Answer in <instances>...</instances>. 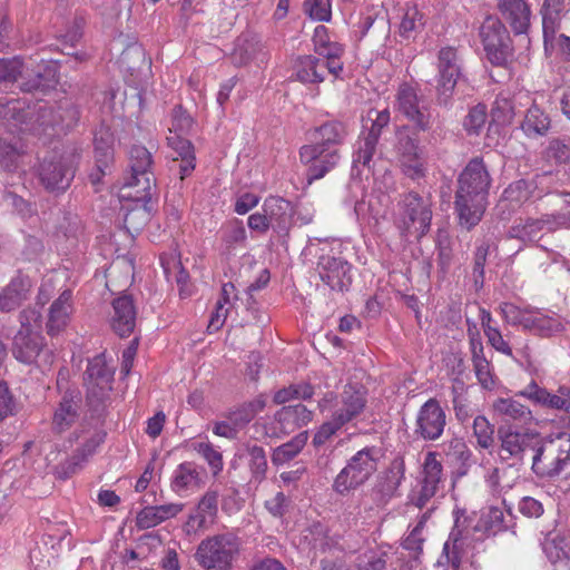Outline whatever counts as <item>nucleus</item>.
Listing matches in <instances>:
<instances>
[{"label":"nucleus","mask_w":570,"mask_h":570,"mask_svg":"<svg viewBox=\"0 0 570 570\" xmlns=\"http://www.w3.org/2000/svg\"><path fill=\"white\" fill-rule=\"evenodd\" d=\"M326 60L312 55L298 57L294 65L296 80L305 85H317L325 80Z\"/></svg>","instance_id":"a878e982"},{"label":"nucleus","mask_w":570,"mask_h":570,"mask_svg":"<svg viewBox=\"0 0 570 570\" xmlns=\"http://www.w3.org/2000/svg\"><path fill=\"white\" fill-rule=\"evenodd\" d=\"M465 538H458L454 531L451 532L449 540L444 543L443 553L453 568H459L463 557V546Z\"/></svg>","instance_id":"13d9d810"},{"label":"nucleus","mask_w":570,"mask_h":570,"mask_svg":"<svg viewBox=\"0 0 570 570\" xmlns=\"http://www.w3.org/2000/svg\"><path fill=\"white\" fill-rule=\"evenodd\" d=\"M550 128L549 116L537 105L531 106L521 124V129L529 138L544 136Z\"/></svg>","instance_id":"f704fd0d"},{"label":"nucleus","mask_w":570,"mask_h":570,"mask_svg":"<svg viewBox=\"0 0 570 570\" xmlns=\"http://www.w3.org/2000/svg\"><path fill=\"white\" fill-rule=\"evenodd\" d=\"M500 312L508 324L521 326L525 331L531 308H521L512 303H502Z\"/></svg>","instance_id":"6e6d98bb"},{"label":"nucleus","mask_w":570,"mask_h":570,"mask_svg":"<svg viewBox=\"0 0 570 570\" xmlns=\"http://www.w3.org/2000/svg\"><path fill=\"white\" fill-rule=\"evenodd\" d=\"M424 26V16L415 6L404 9L399 32L404 39H414Z\"/></svg>","instance_id":"49530a36"},{"label":"nucleus","mask_w":570,"mask_h":570,"mask_svg":"<svg viewBox=\"0 0 570 570\" xmlns=\"http://www.w3.org/2000/svg\"><path fill=\"white\" fill-rule=\"evenodd\" d=\"M365 405L366 393L362 386L347 384L340 395L326 394L318 402V407L322 413H327L331 419L314 435V444H323L344 424L357 417Z\"/></svg>","instance_id":"39448f33"},{"label":"nucleus","mask_w":570,"mask_h":570,"mask_svg":"<svg viewBox=\"0 0 570 570\" xmlns=\"http://www.w3.org/2000/svg\"><path fill=\"white\" fill-rule=\"evenodd\" d=\"M153 158L150 151L140 145L129 150L130 175L119 189L118 199L124 214V224L131 235L138 233L147 224L150 213L147 203L151 198Z\"/></svg>","instance_id":"f257e3e1"},{"label":"nucleus","mask_w":570,"mask_h":570,"mask_svg":"<svg viewBox=\"0 0 570 570\" xmlns=\"http://www.w3.org/2000/svg\"><path fill=\"white\" fill-rule=\"evenodd\" d=\"M564 12V0H543L540 8L543 35L552 37L559 30Z\"/></svg>","instance_id":"c9c22d12"},{"label":"nucleus","mask_w":570,"mask_h":570,"mask_svg":"<svg viewBox=\"0 0 570 570\" xmlns=\"http://www.w3.org/2000/svg\"><path fill=\"white\" fill-rule=\"evenodd\" d=\"M438 91L446 100L461 76V59L453 47H443L438 53Z\"/></svg>","instance_id":"6ab92c4d"},{"label":"nucleus","mask_w":570,"mask_h":570,"mask_svg":"<svg viewBox=\"0 0 570 570\" xmlns=\"http://www.w3.org/2000/svg\"><path fill=\"white\" fill-rule=\"evenodd\" d=\"M184 509L183 503H167L144 508L137 515V524L140 529H150L159 523L176 517Z\"/></svg>","instance_id":"c85d7f7f"},{"label":"nucleus","mask_w":570,"mask_h":570,"mask_svg":"<svg viewBox=\"0 0 570 570\" xmlns=\"http://www.w3.org/2000/svg\"><path fill=\"white\" fill-rule=\"evenodd\" d=\"M237 455L247 461L255 480H262L265 476L267 460L263 448L256 444H245L238 449Z\"/></svg>","instance_id":"4c0bfd02"},{"label":"nucleus","mask_w":570,"mask_h":570,"mask_svg":"<svg viewBox=\"0 0 570 570\" xmlns=\"http://www.w3.org/2000/svg\"><path fill=\"white\" fill-rule=\"evenodd\" d=\"M30 288L28 279L22 277L13 278L1 292H0V311L11 312L16 309L23 299Z\"/></svg>","instance_id":"473e14b6"},{"label":"nucleus","mask_w":570,"mask_h":570,"mask_svg":"<svg viewBox=\"0 0 570 570\" xmlns=\"http://www.w3.org/2000/svg\"><path fill=\"white\" fill-rule=\"evenodd\" d=\"M480 38L487 58L493 65H502L510 55V37L507 28L497 17L489 16L480 27Z\"/></svg>","instance_id":"ddd939ff"},{"label":"nucleus","mask_w":570,"mask_h":570,"mask_svg":"<svg viewBox=\"0 0 570 570\" xmlns=\"http://www.w3.org/2000/svg\"><path fill=\"white\" fill-rule=\"evenodd\" d=\"M402 171L411 179H419L425 175L426 161L424 154L407 157L400 161Z\"/></svg>","instance_id":"680f3d73"},{"label":"nucleus","mask_w":570,"mask_h":570,"mask_svg":"<svg viewBox=\"0 0 570 570\" xmlns=\"http://www.w3.org/2000/svg\"><path fill=\"white\" fill-rule=\"evenodd\" d=\"M472 362L479 383L483 389L492 390L495 386V380L491 364L483 355V345L478 342L473 343Z\"/></svg>","instance_id":"37998d69"},{"label":"nucleus","mask_w":570,"mask_h":570,"mask_svg":"<svg viewBox=\"0 0 570 570\" xmlns=\"http://www.w3.org/2000/svg\"><path fill=\"white\" fill-rule=\"evenodd\" d=\"M112 147H114V135L108 127L101 126L95 132V151L98 163V168L100 169V164L111 159L112 157Z\"/></svg>","instance_id":"8fccbe9b"},{"label":"nucleus","mask_w":570,"mask_h":570,"mask_svg":"<svg viewBox=\"0 0 570 570\" xmlns=\"http://www.w3.org/2000/svg\"><path fill=\"white\" fill-rule=\"evenodd\" d=\"M193 449L205 459L214 475L223 470V456L212 443L204 441L195 442L193 443Z\"/></svg>","instance_id":"5fc2aeb1"},{"label":"nucleus","mask_w":570,"mask_h":570,"mask_svg":"<svg viewBox=\"0 0 570 570\" xmlns=\"http://www.w3.org/2000/svg\"><path fill=\"white\" fill-rule=\"evenodd\" d=\"M81 396L77 390H68L56 405L52 414V430L62 433L80 417Z\"/></svg>","instance_id":"5701e85b"},{"label":"nucleus","mask_w":570,"mask_h":570,"mask_svg":"<svg viewBox=\"0 0 570 570\" xmlns=\"http://www.w3.org/2000/svg\"><path fill=\"white\" fill-rule=\"evenodd\" d=\"M394 109L420 130H428L431 115L428 105L417 89L409 83H402L395 95Z\"/></svg>","instance_id":"4468645a"},{"label":"nucleus","mask_w":570,"mask_h":570,"mask_svg":"<svg viewBox=\"0 0 570 570\" xmlns=\"http://www.w3.org/2000/svg\"><path fill=\"white\" fill-rule=\"evenodd\" d=\"M446 415L435 399H429L417 411L414 433L423 440H438L445 428Z\"/></svg>","instance_id":"f3484780"},{"label":"nucleus","mask_w":570,"mask_h":570,"mask_svg":"<svg viewBox=\"0 0 570 570\" xmlns=\"http://www.w3.org/2000/svg\"><path fill=\"white\" fill-rule=\"evenodd\" d=\"M374 134L362 135L355 146L352 165V176H361L366 169L372 171L371 161L376 150L377 145Z\"/></svg>","instance_id":"7c9ffc66"},{"label":"nucleus","mask_w":570,"mask_h":570,"mask_svg":"<svg viewBox=\"0 0 570 570\" xmlns=\"http://www.w3.org/2000/svg\"><path fill=\"white\" fill-rule=\"evenodd\" d=\"M397 156L399 161L404 160L407 157L417 156L424 154L420 148L419 142L415 138H412L407 135L400 134L397 140Z\"/></svg>","instance_id":"338daca9"},{"label":"nucleus","mask_w":570,"mask_h":570,"mask_svg":"<svg viewBox=\"0 0 570 570\" xmlns=\"http://www.w3.org/2000/svg\"><path fill=\"white\" fill-rule=\"evenodd\" d=\"M552 225L543 219H528L524 223L513 226L510 230L512 237L523 242H537L546 232H551Z\"/></svg>","instance_id":"79ce46f5"},{"label":"nucleus","mask_w":570,"mask_h":570,"mask_svg":"<svg viewBox=\"0 0 570 570\" xmlns=\"http://www.w3.org/2000/svg\"><path fill=\"white\" fill-rule=\"evenodd\" d=\"M546 50H558L566 59L570 60V38L563 33L553 32L552 37L543 35Z\"/></svg>","instance_id":"69168bd1"},{"label":"nucleus","mask_w":570,"mask_h":570,"mask_svg":"<svg viewBox=\"0 0 570 570\" xmlns=\"http://www.w3.org/2000/svg\"><path fill=\"white\" fill-rule=\"evenodd\" d=\"M383 458L381 448L365 446L352 455L335 476L332 488L340 495H346L366 483L377 471Z\"/></svg>","instance_id":"0eeeda50"},{"label":"nucleus","mask_w":570,"mask_h":570,"mask_svg":"<svg viewBox=\"0 0 570 570\" xmlns=\"http://www.w3.org/2000/svg\"><path fill=\"white\" fill-rule=\"evenodd\" d=\"M217 502L218 493L215 491H208L199 501L197 512L194 515H190L187 525L194 527L196 524L197 527H202L206 522L207 517H212L216 513Z\"/></svg>","instance_id":"de8ad7c7"},{"label":"nucleus","mask_w":570,"mask_h":570,"mask_svg":"<svg viewBox=\"0 0 570 570\" xmlns=\"http://www.w3.org/2000/svg\"><path fill=\"white\" fill-rule=\"evenodd\" d=\"M494 428L483 415H478L473 420V435L476 443L482 449H489L493 444Z\"/></svg>","instance_id":"4d7b16f0"},{"label":"nucleus","mask_w":570,"mask_h":570,"mask_svg":"<svg viewBox=\"0 0 570 570\" xmlns=\"http://www.w3.org/2000/svg\"><path fill=\"white\" fill-rule=\"evenodd\" d=\"M487 121V107L476 105L466 115L463 126L470 135H479Z\"/></svg>","instance_id":"bf43d9fd"},{"label":"nucleus","mask_w":570,"mask_h":570,"mask_svg":"<svg viewBox=\"0 0 570 570\" xmlns=\"http://www.w3.org/2000/svg\"><path fill=\"white\" fill-rule=\"evenodd\" d=\"M374 184L372 191L355 204L357 218L368 225H376L386 214L391 203L390 193L395 190V180L391 171L373 169Z\"/></svg>","instance_id":"1a4fd4ad"},{"label":"nucleus","mask_w":570,"mask_h":570,"mask_svg":"<svg viewBox=\"0 0 570 570\" xmlns=\"http://www.w3.org/2000/svg\"><path fill=\"white\" fill-rule=\"evenodd\" d=\"M563 330L559 317L531 308L525 331L542 336H549Z\"/></svg>","instance_id":"72a5a7b5"},{"label":"nucleus","mask_w":570,"mask_h":570,"mask_svg":"<svg viewBox=\"0 0 570 570\" xmlns=\"http://www.w3.org/2000/svg\"><path fill=\"white\" fill-rule=\"evenodd\" d=\"M432 205L426 197L409 193L399 203L395 216L396 227L403 236L422 237L425 235L432 220Z\"/></svg>","instance_id":"9d476101"},{"label":"nucleus","mask_w":570,"mask_h":570,"mask_svg":"<svg viewBox=\"0 0 570 570\" xmlns=\"http://www.w3.org/2000/svg\"><path fill=\"white\" fill-rule=\"evenodd\" d=\"M77 164V154L72 150L53 151L46 156L39 166V178L51 191L65 190L69 187Z\"/></svg>","instance_id":"9b49d317"},{"label":"nucleus","mask_w":570,"mask_h":570,"mask_svg":"<svg viewBox=\"0 0 570 570\" xmlns=\"http://www.w3.org/2000/svg\"><path fill=\"white\" fill-rule=\"evenodd\" d=\"M20 157V150L7 141L0 139V167L6 170H12L17 167Z\"/></svg>","instance_id":"774afa93"},{"label":"nucleus","mask_w":570,"mask_h":570,"mask_svg":"<svg viewBox=\"0 0 570 570\" xmlns=\"http://www.w3.org/2000/svg\"><path fill=\"white\" fill-rule=\"evenodd\" d=\"M313 45L315 52L326 60L328 73L338 78L343 71V62L341 61V56L344 52L343 46L333 41L328 35V29L322 24L314 29Z\"/></svg>","instance_id":"4be33fe9"},{"label":"nucleus","mask_w":570,"mask_h":570,"mask_svg":"<svg viewBox=\"0 0 570 570\" xmlns=\"http://www.w3.org/2000/svg\"><path fill=\"white\" fill-rule=\"evenodd\" d=\"M503 520L504 513L502 509L491 507L488 511L482 513L474 529L476 531H482L487 535L497 534L504 529Z\"/></svg>","instance_id":"09e8293b"},{"label":"nucleus","mask_w":570,"mask_h":570,"mask_svg":"<svg viewBox=\"0 0 570 570\" xmlns=\"http://www.w3.org/2000/svg\"><path fill=\"white\" fill-rule=\"evenodd\" d=\"M110 325L119 336H129L136 325V308L130 296L122 295L114 299Z\"/></svg>","instance_id":"393cba45"},{"label":"nucleus","mask_w":570,"mask_h":570,"mask_svg":"<svg viewBox=\"0 0 570 570\" xmlns=\"http://www.w3.org/2000/svg\"><path fill=\"white\" fill-rule=\"evenodd\" d=\"M0 118L8 124L17 127L31 119L30 107L26 108V101L22 99H11L0 105Z\"/></svg>","instance_id":"c03bdc74"},{"label":"nucleus","mask_w":570,"mask_h":570,"mask_svg":"<svg viewBox=\"0 0 570 570\" xmlns=\"http://www.w3.org/2000/svg\"><path fill=\"white\" fill-rule=\"evenodd\" d=\"M263 212L266 213L273 228H285L291 213L289 202L281 197H268L263 205Z\"/></svg>","instance_id":"58836bf2"},{"label":"nucleus","mask_w":570,"mask_h":570,"mask_svg":"<svg viewBox=\"0 0 570 570\" xmlns=\"http://www.w3.org/2000/svg\"><path fill=\"white\" fill-rule=\"evenodd\" d=\"M491 185L490 174L481 158L471 159L459 177L455 210L460 225L471 229L481 220Z\"/></svg>","instance_id":"7ed1b4c3"},{"label":"nucleus","mask_w":570,"mask_h":570,"mask_svg":"<svg viewBox=\"0 0 570 570\" xmlns=\"http://www.w3.org/2000/svg\"><path fill=\"white\" fill-rule=\"evenodd\" d=\"M261 51V45L249 35H242L235 41L230 59L235 66H245Z\"/></svg>","instance_id":"ea45409f"},{"label":"nucleus","mask_w":570,"mask_h":570,"mask_svg":"<svg viewBox=\"0 0 570 570\" xmlns=\"http://www.w3.org/2000/svg\"><path fill=\"white\" fill-rule=\"evenodd\" d=\"M23 71V63L19 58L0 59V82L14 81Z\"/></svg>","instance_id":"0e129e2a"},{"label":"nucleus","mask_w":570,"mask_h":570,"mask_svg":"<svg viewBox=\"0 0 570 570\" xmlns=\"http://www.w3.org/2000/svg\"><path fill=\"white\" fill-rule=\"evenodd\" d=\"M160 264L167 279H175L177 283L179 294L181 297H188L191 295L189 286V275L186 269L181 266V263L174 256L165 257L160 256Z\"/></svg>","instance_id":"e433bc0d"},{"label":"nucleus","mask_w":570,"mask_h":570,"mask_svg":"<svg viewBox=\"0 0 570 570\" xmlns=\"http://www.w3.org/2000/svg\"><path fill=\"white\" fill-rule=\"evenodd\" d=\"M514 116V108L510 98L503 94L497 96L491 110L492 121L497 125H509Z\"/></svg>","instance_id":"864d4df0"},{"label":"nucleus","mask_w":570,"mask_h":570,"mask_svg":"<svg viewBox=\"0 0 570 570\" xmlns=\"http://www.w3.org/2000/svg\"><path fill=\"white\" fill-rule=\"evenodd\" d=\"M543 553L551 563L570 560V532L553 531L541 543Z\"/></svg>","instance_id":"c756f323"},{"label":"nucleus","mask_w":570,"mask_h":570,"mask_svg":"<svg viewBox=\"0 0 570 570\" xmlns=\"http://www.w3.org/2000/svg\"><path fill=\"white\" fill-rule=\"evenodd\" d=\"M500 456L503 460L520 462L528 451L533 452L532 470L538 476L552 478L563 470L564 460L561 458L552 459L549 464L542 462L543 446L539 444L537 438L531 433L509 428L500 430Z\"/></svg>","instance_id":"423d86ee"},{"label":"nucleus","mask_w":570,"mask_h":570,"mask_svg":"<svg viewBox=\"0 0 570 570\" xmlns=\"http://www.w3.org/2000/svg\"><path fill=\"white\" fill-rule=\"evenodd\" d=\"M315 559H318L322 570H340L348 560L345 570H383L387 554L382 550H370L355 556L360 543L350 544L348 538L324 535L315 544Z\"/></svg>","instance_id":"20e7f679"},{"label":"nucleus","mask_w":570,"mask_h":570,"mask_svg":"<svg viewBox=\"0 0 570 570\" xmlns=\"http://www.w3.org/2000/svg\"><path fill=\"white\" fill-rule=\"evenodd\" d=\"M13 356L21 363L32 364L45 370L51 366L53 353L46 346L40 333L19 331L13 340Z\"/></svg>","instance_id":"f8f14e48"},{"label":"nucleus","mask_w":570,"mask_h":570,"mask_svg":"<svg viewBox=\"0 0 570 570\" xmlns=\"http://www.w3.org/2000/svg\"><path fill=\"white\" fill-rule=\"evenodd\" d=\"M317 272L322 282L332 291L344 292L352 283L351 265L342 257L322 255Z\"/></svg>","instance_id":"aec40b11"},{"label":"nucleus","mask_w":570,"mask_h":570,"mask_svg":"<svg viewBox=\"0 0 570 570\" xmlns=\"http://www.w3.org/2000/svg\"><path fill=\"white\" fill-rule=\"evenodd\" d=\"M312 412L303 404L284 406L276 414L274 423L267 430L269 436L281 438L312 421Z\"/></svg>","instance_id":"412c9836"},{"label":"nucleus","mask_w":570,"mask_h":570,"mask_svg":"<svg viewBox=\"0 0 570 570\" xmlns=\"http://www.w3.org/2000/svg\"><path fill=\"white\" fill-rule=\"evenodd\" d=\"M499 11L515 33H524L530 24L531 9L525 0H499Z\"/></svg>","instance_id":"cd10ccee"},{"label":"nucleus","mask_w":570,"mask_h":570,"mask_svg":"<svg viewBox=\"0 0 570 570\" xmlns=\"http://www.w3.org/2000/svg\"><path fill=\"white\" fill-rule=\"evenodd\" d=\"M313 394L314 390L309 383H298L278 390L274 394L273 400L276 404H284L292 400H307L312 397Z\"/></svg>","instance_id":"603ef678"},{"label":"nucleus","mask_w":570,"mask_h":570,"mask_svg":"<svg viewBox=\"0 0 570 570\" xmlns=\"http://www.w3.org/2000/svg\"><path fill=\"white\" fill-rule=\"evenodd\" d=\"M497 415L511 420L528 421L532 417L531 410L512 397H499L492 404Z\"/></svg>","instance_id":"a19ab883"},{"label":"nucleus","mask_w":570,"mask_h":570,"mask_svg":"<svg viewBox=\"0 0 570 570\" xmlns=\"http://www.w3.org/2000/svg\"><path fill=\"white\" fill-rule=\"evenodd\" d=\"M114 370L108 366L104 355L89 361L85 383L90 402H102L112 389Z\"/></svg>","instance_id":"dca6fc26"},{"label":"nucleus","mask_w":570,"mask_h":570,"mask_svg":"<svg viewBox=\"0 0 570 570\" xmlns=\"http://www.w3.org/2000/svg\"><path fill=\"white\" fill-rule=\"evenodd\" d=\"M75 313V303L71 289H65L51 303L48 309L46 330L48 335L56 336L69 325Z\"/></svg>","instance_id":"b1692460"},{"label":"nucleus","mask_w":570,"mask_h":570,"mask_svg":"<svg viewBox=\"0 0 570 570\" xmlns=\"http://www.w3.org/2000/svg\"><path fill=\"white\" fill-rule=\"evenodd\" d=\"M105 435L99 431H88L87 436L83 439L80 448L76 451V453L65 462H57V455L51 458L53 453L47 455V461L49 464H55V471L61 479H67L73 473H76L83 463L91 456L98 446L104 442Z\"/></svg>","instance_id":"a211bd4d"},{"label":"nucleus","mask_w":570,"mask_h":570,"mask_svg":"<svg viewBox=\"0 0 570 570\" xmlns=\"http://www.w3.org/2000/svg\"><path fill=\"white\" fill-rule=\"evenodd\" d=\"M428 520V513H424L415 527L409 532L403 540V548L407 550L413 559H417L422 552L425 541L424 529Z\"/></svg>","instance_id":"3c124183"},{"label":"nucleus","mask_w":570,"mask_h":570,"mask_svg":"<svg viewBox=\"0 0 570 570\" xmlns=\"http://www.w3.org/2000/svg\"><path fill=\"white\" fill-rule=\"evenodd\" d=\"M3 204L4 206L12 208L22 218L30 217L35 213L31 204L27 203L22 197L12 191H7L3 195Z\"/></svg>","instance_id":"e2e57ef3"},{"label":"nucleus","mask_w":570,"mask_h":570,"mask_svg":"<svg viewBox=\"0 0 570 570\" xmlns=\"http://www.w3.org/2000/svg\"><path fill=\"white\" fill-rule=\"evenodd\" d=\"M240 544V539L234 533L216 534L199 543L196 559L205 570H232Z\"/></svg>","instance_id":"6e6552de"},{"label":"nucleus","mask_w":570,"mask_h":570,"mask_svg":"<svg viewBox=\"0 0 570 570\" xmlns=\"http://www.w3.org/2000/svg\"><path fill=\"white\" fill-rule=\"evenodd\" d=\"M168 145L176 153V160H180V179H184L195 169L196 158L191 142L183 138L179 134H174L167 138Z\"/></svg>","instance_id":"2f4dec72"},{"label":"nucleus","mask_w":570,"mask_h":570,"mask_svg":"<svg viewBox=\"0 0 570 570\" xmlns=\"http://www.w3.org/2000/svg\"><path fill=\"white\" fill-rule=\"evenodd\" d=\"M347 136L346 126L331 120L311 131V142L299 149L301 163L308 166L307 180L323 178L341 161L340 147Z\"/></svg>","instance_id":"f03ea898"},{"label":"nucleus","mask_w":570,"mask_h":570,"mask_svg":"<svg viewBox=\"0 0 570 570\" xmlns=\"http://www.w3.org/2000/svg\"><path fill=\"white\" fill-rule=\"evenodd\" d=\"M304 11L315 21H330L332 17L331 0H306Z\"/></svg>","instance_id":"052dcab7"},{"label":"nucleus","mask_w":570,"mask_h":570,"mask_svg":"<svg viewBox=\"0 0 570 570\" xmlns=\"http://www.w3.org/2000/svg\"><path fill=\"white\" fill-rule=\"evenodd\" d=\"M203 484V475L191 462L179 464L171 476V489L180 497L200 489Z\"/></svg>","instance_id":"bb28decb"},{"label":"nucleus","mask_w":570,"mask_h":570,"mask_svg":"<svg viewBox=\"0 0 570 570\" xmlns=\"http://www.w3.org/2000/svg\"><path fill=\"white\" fill-rule=\"evenodd\" d=\"M308 440L307 432H301L295 435L291 441L277 446L272 455V461L275 465H283L294 459L305 446Z\"/></svg>","instance_id":"a18cd8bd"},{"label":"nucleus","mask_w":570,"mask_h":570,"mask_svg":"<svg viewBox=\"0 0 570 570\" xmlns=\"http://www.w3.org/2000/svg\"><path fill=\"white\" fill-rule=\"evenodd\" d=\"M441 480L442 464L435 453L429 452L424 459L422 479L409 494L410 502L417 508L425 507L436 494Z\"/></svg>","instance_id":"2eb2a0df"}]
</instances>
